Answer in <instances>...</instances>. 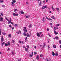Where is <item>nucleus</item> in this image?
<instances>
[{"label":"nucleus","mask_w":61,"mask_h":61,"mask_svg":"<svg viewBox=\"0 0 61 61\" xmlns=\"http://www.w3.org/2000/svg\"><path fill=\"white\" fill-rule=\"evenodd\" d=\"M41 34H42V32H40L39 35H41Z\"/></svg>","instance_id":"53"},{"label":"nucleus","mask_w":61,"mask_h":61,"mask_svg":"<svg viewBox=\"0 0 61 61\" xmlns=\"http://www.w3.org/2000/svg\"><path fill=\"white\" fill-rule=\"evenodd\" d=\"M30 16H29V15L26 16V18H29V17Z\"/></svg>","instance_id":"35"},{"label":"nucleus","mask_w":61,"mask_h":61,"mask_svg":"<svg viewBox=\"0 0 61 61\" xmlns=\"http://www.w3.org/2000/svg\"><path fill=\"white\" fill-rule=\"evenodd\" d=\"M21 43H22V44H24V42H23V41H22Z\"/></svg>","instance_id":"54"},{"label":"nucleus","mask_w":61,"mask_h":61,"mask_svg":"<svg viewBox=\"0 0 61 61\" xmlns=\"http://www.w3.org/2000/svg\"><path fill=\"white\" fill-rule=\"evenodd\" d=\"M1 40L2 42H3L4 41V39L3 38V37H2L1 38Z\"/></svg>","instance_id":"20"},{"label":"nucleus","mask_w":61,"mask_h":61,"mask_svg":"<svg viewBox=\"0 0 61 61\" xmlns=\"http://www.w3.org/2000/svg\"><path fill=\"white\" fill-rule=\"evenodd\" d=\"M55 55L56 56H57L58 55V53H56Z\"/></svg>","instance_id":"25"},{"label":"nucleus","mask_w":61,"mask_h":61,"mask_svg":"<svg viewBox=\"0 0 61 61\" xmlns=\"http://www.w3.org/2000/svg\"><path fill=\"white\" fill-rule=\"evenodd\" d=\"M19 43L20 44H21V41H19Z\"/></svg>","instance_id":"49"},{"label":"nucleus","mask_w":61,"mask_h":61,"mask_svg":"<svg viewBox=\"0 0 61 61\" xmlns=\"http://www.w3.org/2000/svg\"><path fill=\"white\" fill-rule=\"evenodd\" d=\"M23 35L25 36H27V35L26 34V33L25 32H24L23 33Z\"/></svg>","instance_id":"16"},{"label":"nucleus","mask_w":61,"mask_h":61,"mask_svg":"<svg viewBox=\"0 0 61 61\" xmlns=\"http://www.w3.org/2000/svg\"><path fill=\"white\" fill-rule=\"evenodd\" d=\"M50 25H52V23H50Z\"/></svg>","instance_id":"55"},{"label":"nucleus","mask_w":61,"mask_h":61,"mask_svg":"<svg viewBox=\"0 0 61 61\" xmlns=\"http://www.w3.org/2000/svg\"><path fill=\"white\" fill-rule=\"evenodd\" d=\"M31 26H32V25H31L30 24L29 26V28H30V27H31Z\"/></svg>","instance_id":"42"},{"label":"nucleus","mask_w":61,"mask_h":61,"mask_svg":"<svg viewBox=\"0 0 61 61\" xmlns=\"http://www.w3.org/2000/svg\"><path fill=\"white\" fill-rule=\"evenodd\" d=\"M36 59L37 60H38V59H39V56H38V55H37V56L36 57Z\"/></svg>","instance_id":"14"},{"label":"nucleus","mask_w":61,"mask_h":61,"mask_svg":"<svg viewBox=\"0 0 61 61\" xmlns=\"http://www.w3.org/2000/svg\"><path fill=\"white\" fill-rule=\"evenodd\" d=\"M9 26L10 27L12 28V26H11V25H9Z\"/></svg>","instance_id":"51"},{"label":"nucleus","mask_w":61,"mask_h":61,"mask_svg":"<svg viewBox=\"0 0 61 61\" xmlns=\"http://www.w3.org/2000/svg\"><path fill=\"white\" fill-rule=\"evenodd\" d=\"M24 32H27V30H24Z\"/></svg>","instance_id":"30"},{"label":"nucleus","mask_w":61,"mask_h":61,"mask_svg":"<svg viewBox=\"0 0 61 61\" xmlns=\"http://www.w3.org/2000/svg\"><path fill=\"white\" fill-rule=\"evenodd\" d=\"M23 48H25V46H23Z\"/></svg>","instance_id":"60"},{"label":"nucleus","mask_w":61,"mask_h":61,"mask_svg":"<svg viewBox=\"0 0 61 61\" xmlns=\"http://www.w3.org/2000/svg\"><path fill=\"white\" fill-rule=\"evenodd\" d=\"M26 3L27 5H28V4H29L28 3V2H26Z\"/></svg>","instance_id":"56"},{"label":"nucleus","mask_w":61,"mask_h":61,"mask_svg":"<svg viewBox=\"0 0 61 61\" xmlns=\"http://www.w3.org/2000/svg\"><path fill=\"white\" fill-rule=\"evenodd\" d=\"M29 56L31 57H32V56H33V55L30 54V55H29Z\"/></svg>","instance_id":"32"},{"label":"nucleus","mask_w":61,"mask_h":61,"mask_svg":"<svg viewBox=\"0 0 61 61\" xmlns=\"http://www.w3.org/2000/svg\"><path fill=\"white\" fill-rule=\"evenodd\" d=\"M43 34H42L41 35V37H43Z\"/></svg>","instance_id":"47"},{"label":"nucleus","mask_w":61,"mask_h":61,"mask_svg":"<svg viewBox=\"0 0 61 61\" xmlns=\"http://www.w3.org/2000/svg\"><path fill=\"white\" fill-rule=\"evenodd\" d=\"M34 55H36V54H37V53L36 52H34Z\"/></svg>","instance_id":"37"},{"label":"nucleus","mask_w":61,"mask_h":61,"mask_svg":"<svg viewBox=\"0 0 61 61\" xmlns=\"http://www.w3.org/2000/svg\"><path fill=\"white\" fill-rule=\"evenodd\" d=\"M47 31H49V29L48 28H47Z\"/></svg>","instance_id":"61"},{"label":"nucleus","mask_w":61,"mask_h":61,"mask_svg":"<svg viewBox=\"0 0 61 61\" xmlns=\"http://www.w3.org/2000/svg\"><path fill=\"white\" fill-rule=\"evenodd\" d=\"M21 14H24V12L23 11H20Z\"/></svg>","instance_id":"18"},{"label":"nucleus","mask_w":61,"mask_h":61,"mask_svg":"<svg viewBox=\"0 0 61 61\" xmlns=\"http://www.w3.org/2000/svg\"><path fill=\"white\" fill-rule=\"evenodd\" d=\"M8 36L10 38V37H11V34H9L8 35Z\"/></svg>","instance_id":"23"},{"label":"nucleus","mask_w":61,"mask_h":61,"mask_svg":"<svg viewBox=\"0 0 61 61\" xmlns=\"http://www.w3.org/2000/svg\"><path fill=\"white\" fill-rule=\"evenodd\" d=\"M48 36H50V37H51V36L50 35H49V34H48Z\"/></svg>","instance_id":"58"},{"label":"nucleus","mask_w":61,"mask_h":61,"mask_svg":"<svg viewBox=\"0 0 61 61\" xmlns=\"http://www.w3.org/2000/svg\"><path fill=\"white\" fill-rule=\"evenodd\" d=\"M46 19H47V20H52V19L48 18V17H47L46 16Z\"/></svg>","instance_id":"7"},{"label":"nucleus","mask_w":61,"mask_h":61,"mask_svg":"<svg viewBox=\"0 0 61 61\" xmlns=\"http://www.w3.org/2000/svg\"><path fill=\"white\" fill-rule=\"evenodd\" d=\"M13 15H18V14L14 13H13Z\"/></svg>","instance_id":"13"},{"label":"nucleus","mask_w":61,"mask_h":61,"mask_svg":"<svg viewBox=\"0 0 61 61\" xmlns=\"http://www.w3.org/2000/svg\"><path fill=\"white\" fill-rule=\"evenodd\" d=\"M8 46V44H5V46Z\"/></svg>","instance_id":"45"},{"label":"nucleus","mask_w":61,"mask_h":61,"mask_svg":"<svg viewBox=\"0 0 61 61\" xmlns=\"http://www.w3.org/2000/svg\"><path fill=\"white\" fill-rule=\"evenodd\" d=\"M36 34L37 36H38V37H40V35L38 32Z\"/></svg>","instance_id":"9"},{"label":"nucleus","mask_w":61,"mask_h":61,"mask_svg":"<svg viewBox=\"0 0 61 61\" xmlns=\"http://www.w3.org/2000/svg\"><path fill=\"white\" fill-rule=\"evenodd\" d=\"M48 59L49 61H51V59L49 58H48Z\"/></svg>","instance_id":"43"},{"label":"nucleus","mask_w":61,"mask_h":61,"mask_svg":"<svg viewBox=\"0 0 61 61\" xmlns=\"http://www.w3.org/2000/svg\"><path fill=\"white\" fill-rule=\"evenodd\" d=\"M41 1H40V4H39V5H40V6H41Z\"/></svg>","instance_id":"33"},{"label":"nucleus","mask_w":61,"mask_h":61,"mask_svg":"<svg viewBox=\"0 0 61 61\" xmlns=\"http://www.w3.org/2000/svg\"><path fill=\"white\" fill-rule=\"evenodd\" d=\"M1 32H2V31H1V30H0V36L1 35Z\"/></svg>","instance_id":"44"},{"label":"nucleus","mask_w":61,"mask_h":61,"mask_svg":"<svg viewBox=\"0 0 61 61\" xmlns=\"http://www.w3.org/2000/svg\"><path fill=\"white\" fill-rule=\"evenodd\" d=\"M16 33L17 34H19V33H20L21 34H22V33H21V31L20 30H19L18 31H17L16 32Z\"/></svg>","instance_id":"6"},{"label":"nucleus","mask_w":61,"mask_h":61,"mask_svg":"<svg viewBox=\"0 0 61 61\" xmlns=\"http://www.w3.org/2000/svg\"><path fill=\"white\" fill-rule=\"evenodd\" d=\"M59 42L61 44V41H59Z\"/></svg>","instance_id":"57"},{"label":"nucleus","mask_w":61,"mask_h":61,"mask_svg":"<svg viewBox=\"0 0 61 61\" xmlns=\"http://www.w3.org/2000/svg\"><path fill=\"white\" fill-rule=\"evenodd\" d=\"M10 21H9H9L8 22V24H10V23H11V22H12V20H11V18H10Z\"/></svg>","instance_id":"3"},{"label":"nucleus","mask_w":61,"mask_h":61,"mask_svg":"<svg viewBox=\"0 0 61 61\" xmlns=\"http://www.w3.org/2000/svg\"><path fill=\"white\" fill-rule=\"evenodd\" d=\"M54 33L55 35H57L58 34V33L56 32V30H54Z\"/></svg>","instance_id":"10"},{"label":"nucleus","mask_w":61,"mask_h":61,"mask_svg":"<svg viewBox=\"0 0 61 61\" xmlns=\"http://www.w3.org/2000/svg\"><path fill=\"white\" fill-rule=\"evenodd\" d=\"M16 2V1L15 0H13L12 2H11V4L13 6L14 5V3H15Z\"/></svg>","instance_id":"2"},{"label":"nucleus","mask_w":61,"mask_h":61,"mask_svg":"<svg viewBox=\"0 0 61 61\" xmlns=\"http://www.w3.org/2000/svg\"><path fill=\"white\" fill-rule=\"evenodd\" d=\"M43 48H44V47H45V46H46V44H45V43H44L43 44Z\"/></svg>","instance_id":"27"},{"label":"nucleus","mask_w":61,"mask_h":61,"mask_svg":"<svg viewBox=\"0 0 61 61\" xmlns=\"http://www.w3.org/2000/svg\"><path fill=\"white\" fill-rule=\"evenodd\" d=\"M27 37H30V35H29V34L28 33H27Z\"/></svg>","instance_id":"22"},{"label":"nucleus","mask_w":61,"mask_h":61,"mask_svg":"<svg viewBox=\"0 0 61 61\" xmlns=\"http://www.w3.org/2000/svg\"><path fill=\"white\" fill-rule=\"evenodd\" d=\"M34 48H36V46H35L34 47Z\"/></svg>","instance_id":"63"},{"label":"nucleus","mask_w":61,"mask_h":61,"mask_svg":"<svg viewBox=\"0 0 61 61\" xmlns=\"http://www.w3.org/2000/svg\"><path fill=\"white\" fill-rule=\"evenodd\" d=\"M55 38L56 40H57L58 39V37H55Z\"/></svg>","instance_id":"24"},{"label":"nucleus","mask_w":61,"mask_h":61,"mask_svg":"<svg viewBox=\"0 0 61 61\" xmlns=\"http://www.w3.org/2000/svg\"><path fill=\"white\" fill-rule=\"evenodd\" d=\"M52 10L53 11H54L55 10V9L54 8V7H53V6H52Z\"/></svg>","instance_id":"12"},{"label":"nucleus","mask_w":61,"mask_h":61,"mask_svg":"<svg viewBox=\"0 0 61 61\" xmlns=\"http://www.w3.org/2000/svg\"><path fill=\"white\" fill-rule=\"evenodd\" d=\"M3 21V17H0V21L1 22H2V21Z\"/></svg>","instance_id":"8"},{"label":"nucleus","mask_w":61,"mask_h":61,"mask_svg":"<svg viewBox=\"0 0 61 61\" xmlns=\"http://www.w3.org/2000/svg\"><path fill=\"white\" fill-rule=\"evenodd\" d=\"M0 14L2 15H3V12L0 13Z\"/></svg>","instance_id":"38"},{"label":"nucleus","mask_w":61,"mask_h":61,"mask_svg":"<svg viewBox=\"0 0 61 61\" xmlns=\"http://www.w3.org/2000/svg\"><path fill=\"white\" fill-rule=\"evenodd\" d=\"M27 39V37H26L25 39V41H26V39Z\"/></svg>","instance_id":"46"},{"label":"nucleus","mask_w":61,"mask_h":61,"mask_svg":"<svg viewBox=\"0 0 61 61\" xmlns=\"http://www.w3.org/2000/svg\"><path fill=\"white\" fill-rule=\"evenodd\" d=\"M60 25V24H57L56 25V26H59Z\"/></svg>","instance_id":"26"},{"label":"nucleus","mask_w":61,"mask_h":61,"mask_svg":"<svg viewBox=\"0 0 61 61\" xmlns=\"http://www.w3.org/2000/svg\"><path fill=\"white\" fill-rule=\"evenodd\" d=\"M51 18H52L53 19H54L55 20L56 19V18L54 16H52L51 17Z\"/></svg>","instance_id":"11"},{"label":"nucleus","mask_w":61,"mask_h":61,"mask_svg":"<svg viewBox=\"0 0 61 61\" xmlns=\"http://www.w3.org/2000/svg\"><path fill=\"white\" fill-rule=\"evenodd\" d=\"M14 27H13L12 28V30H14Z\"/></svg>","instance_id":"62"},{"label":"nucleus","mask_w":61,"mask_h":61,"mask_svg":"<svg viewBox=\"0 0 61 61\" xmlns=\"http://www.w3.org/2000/svg\"><path fill=\"white\" fill-rule=\"evenodd\" d=\"M5 19H6V20L7 21H9V20L7 18H5Z\"/></svg>","instance_id":"41"},{"label":"nucleus","mask_w":61,"mask_h":61,"mask_svg":"<svg viewBox=\"0 0 61 61\" xmlns=\"http://www.w3.org/2000/svg\"><path fill=\"white\" fill-rule=\"evenodd\" d=\"M26 46V47H27V48L26 47L25 48V51H27L28 50V48H29V46L27 45Z\"/></svg>","instance_id":"1"},{"label":"nucleus","mask_w":61,"mask_h":61,"mask_svg":"<svg viewBox=\"0 0 61 61\" xmlns=\"http://www.w3.org/2000/svg\"><path fill=\"white\" fill-rule=\"evenodd\" d=\"M14 25L15 26H17L18 25L16 24H15Z\"/></svg>","instance_id":"39"},{"label":"nucleus","mask_w":61,"mask_h":61,"mask_svg":"<svg viewBox=\"0 0 61 61\" xmlns=\"http://www.w3.org/2000/svg\"><path fill=\"white\" fill-rule=\"evenodd\" d=\"M56 10H57V11H58V10H59V9L58 8H56Z\"/></svg>","instance_id":"21"},{"label":"nucleus","mask_w":61,"mask_h":61,"mask_svg":"<svg viewBox=\"0 0 61 61\" xmlns=\"http://www.w3.org/2000/svg\"><path fill=\"white\" fill-rule=\"evenodd\" d=\"M50 13H52V11H50L49 12Z\"/></svg>","instance_id":"64"},{"label":"nucleus","mask_w":61,"mask_h":61,"mask_svg":"<svg viewBox=\"0 0 61 61\" xmlns=\"http://www.w3.org/2000/svg\"><path fill=\"white\" fill-rule=\"evenodd\" d=\"M24 29H25H25H26V27H24Z\"/></svg>","instance_id":"59"},{"label":"nucleus","mask_w":61,"mask_h":61,"mask_svg":"<svg viewBox=\"0 0 61 61\" xmlns=\"http://www.w3.org/2000/svg\"><path fill=\"white\" fill-rule=\"evenodd\" d=\"M40 56L41 57H43V55L42 54H41L40 55Z\"/></svg>","instance_id":"28"},{"label":"nucleus","mask_w":61,"mask_h":61,"mask_svg":"<svg viewBox=\"0 0 61 61\" xmlns=\"http://www.w3.org/2000/svg\"><path fill=\"white\" fill-rule=\"evenodd\" d=\"M11 53L13 55H14V52L13 51H12L11 52Z\"/></svg>","instance_id":"34"},{"label":"nucleus","mask_w":61,"mask_h":61,"mask_svg":"<svg viewBox=\"0 0 61 61\" xmlns=\"http://www.w3.org/2000/svg\"><path fill=\"white\" fill-rule=\"evenodd\" d=\"M10 24H11L12 25H14V23H13L12 22H11V23H10Z\"/></svg>","instance_id":"52"},{"label":"nucleus","mask_w":61,"mask_h":61,"mask_svg":"<svg viewBox=\"0 0 61 61\" xmlns=\"http://www.w3.org/2000/svg\"><path fill=\"white\" fill-rule=\"evenodd\" d=\"M43 7H42V9H44L45 8H46V5H44L43 6Z\"/></svg>","instance_id":"4"},{"label":"nucleus","mask_w":61,"mask_h":61,"mask_svg":"<svg viewBox=\"0 0 61 61\" xmlns=\"http://www.w3.org/2000/svg\"><path fill=\"white\" fill-rule=\"evenodd\" d=\"M17 11V9H16L14 10V12H16Z\"/></svg>","instance_id":"36"},{"label":"nucleus","mask_w":61,"mask_h":61,"mask_svg":"<svg viewBox=\"0 0 61 61\" xmlns=\"http://www.w3.org/2000/svg\"><path fill=\"white\" fill-rule=\"evenodd\" d=\"M52 55L53 56H54L55 55V52L54 51H52Z\"/></svg>","instance_id":"15"},{"label":"nucleus","mask_w":61,"mask_h":61,"mask_svg":"<svg viewBox=\"0 0 61 61\" xmlns=\"http://www.w3.org/2000/svg\"><path fill=\"white\" fill-rule=\"evenodd\" d=\"M5 42H2V45H1L2 46H4V44H5Z\"/></svg>","instance_id":"17"},{"label":"nucleus","mask_w":61,"mask_h":61,"mask_svg":"<svg viewBox=\"0 0 61 61\" xmlns=\"http://www.w3.org/2000/svg\"><path fill=\"white\" fill-rule=\"evenodd\" d=\"M53 47L54 48H56V45H53Z\"/></svg>","instance_id":"19"},{"label":"nucleus","mask_w":61,"mask_h":61,"mask_svg":"<svg viewBox=\"0 0 61 61\" xmlns=\"http://www.w3.org/2000/svg\"><path fill=\"white\" fill-rule=\"evenodd\" d=\"M12 42L14 44V43L15 42V41H14V40H12Z\"/></svg>","instance_id":"40"},{"label":"nucleus","mask_w":61,"mask_h":61,"mask_svg":"<svg viewBox=\"0 0 61 61\" xmlns=\"http://www.w3.org/2000/svg\"><path fill=\"white\" fill-rule=\"evenodd\" d=\"M46 18H45V17H44L42 20V21H43V22H45V21H46Z\"/></svg>","instance_id":"5"},{"label":"nucleus","mask_w":61,"mask_h":61,"mask_svg":"<svg viewBox=\"0 0 61 61\" xmlns=\"http://www.w3.org/2000/svg\"><path fill=\"white\" fill-rule=\"evenodd\" d=\"M0 3H3L4 2V1H2V0H0Z\"/></svg>","instance_id":"48"},{"label":"nucleus","mask_w":61,"mask_h":61,"mask_svg":"<svg viewBox=\"0 0 61 61\" xmlns=\"http://www.w3.org/2000/svg\"><path fill=\"white\" fill-rule=\"evenodd\" d=\"M2 7H5V5H2Z\"/></svg>","instance_id":"50"},{"label":"nucleus","mask_w":61,"mask_h":61,"mask_svg":"<svg viewBox=\"0 0 61 61\" xmlns=\"http://www.w3.org/2000/svg\"><path fill=\"white\" fill-rule=\"evenodd\" d=\"M8 45H10V41H8Z\"/></svg>","instance_id":"31"},{"label":"nucleus","mask_w":61,"mask_h":61,"mask_svg":"<svg viewBox=\"0 0 61 61\" xmlns=\"http://www.w3.org/2000/svg\"><path fill=\"white\" fill-rule=\"evenodd\" d=\"M2 34L3 35H5V34H5V33L4 32H2Z\"/></svg>","instance_id":"29"}]
</instances>
